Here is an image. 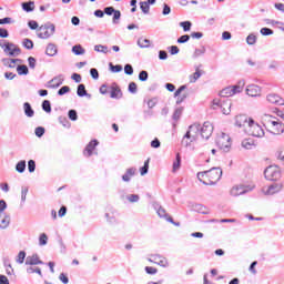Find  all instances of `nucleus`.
<instances>
[{
    "label": "nucleus",
    "mask_w": 284,
    "mask_h": 284,
    "mask_svg": "<svg viewBox=\"0 0 284 284\" xmlns=\"http://www.w3.org/2000/svg\"><path fill=\"white\" fill-rule=\"evenodd\" d=\"M220 110L223 114H230V112H232V102L223 101L220 105Z\"/></svg>",
    "instance_id": "4be33fe9"
},
{
    "label": "nucleus",
    "mask_w": 284,
    "mask_h": 284,
    "mask_svg": "<svg viewBox=\"0 0 284 284\" xmlns=\"http://www.w3.org/2000/svg\"><path fill=\"white\" fill-rule=\"evenodd\" d=\"M99 145V141L93 140L91 142H89V144L85 146L84 149V156H90L91 154H93L94 150H97V146Z\"/></svg>",
    "instance_id": "f3484780"
},
{
    "label": "nucleus",
    "mask_w": 284,
    "mask_h": 284,
    "mask_svg": "<svg viewBox=\"0 0 284 284\" xmlns=\"http://www.w3.org/2000/svg\"><path fill=\"white\" fill-rule=\"evenodd\" d=\"M187 89L186 85H181L174 93V97L178 98V103H183L187 99V93H182Z\"/></svg>",
    "instance_id": "2eb2a0df"
},
{
    "label": "nucleus",
    "mask_w": 284,
    "mask_h": 284,
    "mask_svg": "<svg viewBox=\"0 0 284 284\" xmlns=\"http://www.w3.org/2000/svg\"><path fill=\"white\" fill-rule=\"evenodd\" d=\"M95 52H103V54H108V47L102 44H97L94 47Z\"/></svg>",
    "instance_id": "37998d69"
},
{
    "label": "nucleus",
    "mask_w": 284,
    "mask_h": 284,
    "mask_svg": "<svg viewBox=\"0 0 284 284\" xmlns=\"http://www.w3.org/2000/svg\"><path fill=\"white\" fill-rule=\"evenodd\" d=\"M136 174V168H130L126 170L125 174L122 175V181H125V183H129V181L132 180V176Z\"/></svg>",
    "instance_id": "412c9836"
},
{
    "label": "nucleus",
    "mask_w": 284,
    "mask_h": 284,
    "mask_svg": "<svg viewBox=\"0 0 284 284\" xmlns=\"http://www.w3.org/2000/svg\"><path fill=\"white\" fill-rule=\"evenodd\" d=\"M201 126L193 124L189 128L187 132L185 133L182 143L184 145H190L191 143H194V141H199V136L201 135Z\"/></svg>",
    "instance_id": "7ed1b4c3"
},
{
    "label": "nucleus",
    "mask_w": 284,
    "mask_h": 284,
    "mask_svg": "<svg viewBox=\"0 0 284 284\" xmlns=\"http://www.w3.org/2000/svg\"><path fill=\"white\" fill-rule=\"evenodd\" d=\"M148 170H150V159H148L144 162V165L140 169L141 176H145V174H148Z\"/></svg>",
    "instance_id": "2f4dec72"
},
{
    "label": "nucleus",
    "mask_w": 284,
    "mask_h": 284,
    "mask_svg": "<svg viewBox=\"0 0 284 284\" xmlns=\"http://www.w3.org/2000/svg\"><path fill=\"white\" fill-rule=\"evenodd\" d=\"M43 134H45V129L43 126L36 128V135L41 138Z\"/></svg>",
    "instance_id": "3c124183"
},
{
    "label": "nucleus",
    "mask_w": 284,
    "mask_h": 284,
    "mask_svg": "<svg viewBox=\"0 0 284 284\" xmlns=\"http://www.w3.org/2000/svg\"><path fill=\"white\" fill-rule=\"evenodd\" d=\"M260 32L263 34V37H270L271 34H274V31H272L270 28H262Z\"/></svg>",
    "instance_id": "49530a36"
},
{
    "label": "nucleus",
    "mask_w": 284,
    "mask_h": 284,
    "mask_svg": "<svg viewBox=\"0 0 284 284\" xmlns=\"http://www.w3.org/2000/svg\"><path fill=\"white\" fill-rule=\"evenodd\" d=\"M264 176L267 181H278L281 179V168L278 165L267 166L264 171Z\"/></svg>",
    "instance_id": "423d86ee"
},
{
    "label": "nucleus",
    "mask_w": 284,
    "mask_h": 284,
    "mask_svg": "<svg viewBox=\"0 0 284 284\" xmlns=\"http://www.w3.org/2000/svg\"><path fill=\"white\" fill-rule=\"evenodd\" d=\"M110 90V97L111 99H122L123 98V92L121 91V87L116 83H112L111 87L109 88Z\"/></svg>",
    "instance_id": "ddd939ff"
},
{
    "label": "nucleus",
    "mask_w": 284,
    "mask_h": 284,
    "mask_svg": "<svg viewBox=\"0 0 284 284\" xmlns=\"http://www.w3.org/2000/svg\"><path fill=\"white\" fill-rule=\"evenodd\" d=\"M63 84V80L61 78H53L51 80V88H59V85Z\"/></svg>",
    "instance_id": "f704fd0d"
},
{
    "label": "nucleus",
    "mask_w": 284,
    "mask_h": 284,
    "mask_svg": "<svg viewBox=\"0 0 284 284\" xmlns=\"http://www.w3.org/2000/svg\"><path fill=\"white\" fill-rule=\"evenodd\" d=\"M68 92H70V87L64 85V87H62V88L58 91V94H59L60 97H63V94H68Z\"/></svg>",
    "instance_id": "8fccbe9b"
},
{
    "label": "nucleus",
    "mask_w": 284,
    "mask_h": 284,
    "mask_svg": "<svg viewBox=\"0 0 284 284\" xmlns=\"http://www.w3.org/2000/svg\"><path fill=\"white\" fill-rule=\"evenodd\" d=\"M45 53L48 54V57H54V54H57V45L49 44L47 47Z\"/></svg>",
    "instance_id": "c85d7f7f"
},
{
    "label": "nucleus",
    "mask_w": 284,
    "mask_h": 284,
    "mask_svg": "<svg viewBox=\"0 0 284 284\" xmlns=\"http://www.w3.org/2000/svg\"><path fill=\"white\" fill-rule=\"evenodd\" d=\"M17 72L20 77H22V74H28L29 70H28V65L26 64H19L17 67Z\"/></svg>",
    "instance_id": "c756f323"
},
{
    "label": "nucleus",
    "mask_w": 284,
    "mask_h": 284,
    "mask_svg": "<svg viewBox=\"0 0 284 284\" xmlns=\"http://www.w3.org/2000/svg\"><path fill=\"white\" fill-rule=\"evenodd\" d=\"M266 101H268V103H272L273 105H284L283 97H281L276 93L268 94L266 97Z\"/></svg>",
    "instance_id": "4468645a"
},
{
    "label": "nucleus",
    "mask_w": 284,
    "mask_h": 284,
    "mask_svg": "<svg viewBox=\"0 0 284 284\" xmlns=\"http://www.w3.org/2000/svg\"><path fill=\"white\" fill-rule=\"evenodd\" d=\"M69 119H70L71 121H77V119H78L77 111L70 110V111H69Z\"/></svg>",
    "instance_id": "13d9d810"
},
{
    "label": "nucleus",
    "mask_w": 284,
    "mask_h": 284,
    "mask_svg": "<svg viewBox=\"0 0 284 284\" xmlns=\"http://www.w3.org/2000/svg\"><path fill=\"white\" fill-rule=\"evenodd\" d=\"M23 45L27 48V50H32V48H34V43L30 39H24Z\"/></svg>",
    "instance_id": "a18cd8bd"
},
{
    "label": "nucleus",
    "mask_w": 284,
    "mask_h": 284,
    "mask_svg": "<svg viewBox=\"0 0 284 284\" xmlns=\"http://www.w3.org/2000/svg\"><path fill=\"white\" fill-rule=\"evenodd\" d=\"M119 19H121V11L115 10L113 11V23H119Z\"/></svg>",
    "instance_id": "09e8293b"
},
{
    "label": "nucleus",
    "mask_w": 284,
    "mask_h": 284,
    "mask_svg": "<svg viewBox=\"0 0 284 284\" xmlns=\"http://www.w3.org/2000/svg\"><path fill=\"white\" fill-rule=\"evenodd\" d=\"M255 185H236L231 189V195L232 196H241V194H246V192H252L254 190Z\"/></svg>",
    "instance_id": "0eeeda50"
},
{
    "label": "nucleus",
    "mask_w": 284,
    "mask_h": 284,
    "mask_svg": "<svg viewBox=\"0 0 284 284\" xmlns=\"http://www.w3.org/2000/svg\"><path fill=\"white\" fill-rule=\"evenodd\" d=\"M216 145L223 152H230V148H232V138L225 133H221L216 138Z\"/></svg>",
    "instance_id": "39448f33"
},
{
    "label": "nucleus",
    "mask_w": 284,
    "mask_h": 284,
    "mask_svg": "<svg viewBox=\"0 0 284 284\" xmlns=\"http://www.w3.org/2000/svg\"><path fill=\"white\" fill-rule=\"evenodd\" d=\"M0 284H10V281L6 275H0Z\"/></svg>",
    "instance_id": "774afa93"
},
{
    "label": "nucleus",
    "mask_w": 284,
    "mask_h": 284,
    "mask_svg": "<svg viewBox=\"0 0 284 284\" xmlns=\"http://www.w3.org/2000/svg\"><path fill=\"white\" fill-rule=\"evenodd\" d=\"M41 260H39V255H31L27 257L26 265H41Z\"/></svg>",
    "instance_id": "5701e85b"
},
{
    "label": "nucleus",
    "mask_w": 284,
    "mask_h": 284,
    "mask_svg": "<svg viewBox=\"0 0 284 284\" xmlns=\"http://www.w3.org/2000/svg\"><path fill=\"white\" fill-rule=\"evenodd\" d=\"M223 102H221V99H213V101H212V103H211V108L213 109V110H219V109H221V104H222Z\"/></svg>",
    "instance_id": "58836bf2"
},
{
    "label": "nucleus",
    "mask_w": 284,
    "mask_h": 284,
    "mask_svg": "<svg viewBox=\"0 0 284 284\" xmlns=\"http://www.w3.org/2000/svg\"><path fill=\"white\" fill-rule=\"evenodd\" d=\"M39 244L40 245H48V235L45 233H42L39 237Z\"/></svg>",
    "instance_id": "c03bdc74"
},
{
    "label": "nucleus",
    "mask_w": 284,
    "mask_h": 284,
    "mask_svg": "<svg viewBox=\"0 0 284 284\" xmlns=\"http://www.w3.org/2000/svg\"><path fill=\"white\" fill-rule=\"evenodd\" d=\"M22 10H24V12H33L34 11V1L23 2Z\"/></svg>",
    "instance_id": "bb28decb"
},
{
    "label": "nucleus",
    "mask_w": 284,
    "mask_h": 284,
    "mask_svg": "<svg viewBox=\"0 0 284 284\" xmlns=\"http://www.w3.org/2000/svg\"><path fill=\"white\" fill-rule=\"evenodd\" d=\"M124 72H125V74H134V69L130 65V64H126L125 67H124Z\"/></svg>",
    "instance_id": "bf43d9fd"
},
{
    "label": "nucleus",
    "mask_w": 284,
    "mask_h": 284,
    "mask_svg": "<svg viewBox=\"0 0 284 284\" xmlns=\"http://www.w3.org/2000/svg\"><path fill=\"white\" fill-rule=\"evenodd\" d=\"M59 278H60V281H61L62 283H64V284L70 283V280L68 278V275H65V273H61V274L59 275Z\"/></svg>",
    "instance_id": "5fc2aeb1"
},
{
    "label": "nucleus",
    "mask_w": 284,
    "mask_h": 284,
    "mask_svg": "<svg viewBox=\"0 0 284 284\" xmlns=\"http://www.w3.org/2000/svg\"><path fill=\"white\" fill-rule=\"evenodd\" d=\"M28 26L31 30H37V28H39V23L34 20L29 21Z\"/></svg>",
    "instance_id": "6e6d98bb"
},
{
    "label": "nucleus",
    "mask_w": 284,
    "mask_h": 284,
    "mask_svg": "<svg viewBox=\"0 0 284 284\" xmlns=\"http://www.w3.org/2000/svg\"><path fill=\"white\" fill-rule=\"evenodd\" d=\"M85 94H88V91L85 90V84H79L78 97H85Z\"/></svg>",
    "instance_id": "e433bc0d"
},
{
    "label": "nucleus",
    "mask_w": 284,
    "mask_h": 284,
    "mask_svg": "<svg viewBox=\"0 0 284 284\" xmlns=\"http://www.w3.org/2000/svg\"><path fill=\"white\" fill-rule=\"evenodd\" d=\"M10 225V217L0 214V227H2V230H6V227H8Z\"/></svg>",
    "instance_id": "a878e982"
},
{
    "label": "nucleus",
    "mask_w": 284,
    "mask_h": 284,
    "mask_svg": "<svg viewBox=\"0 0 284 284\" xmlns=\"http://www.w3.org/2000/svg\"><path fill=\"white\" fill-rule=\"evenodd\" d=\"M180 28H183L184 32H190L192 28V22L190 21L180 22Z\"/></svg>",
    "instance_id": "c9c22d12"
},
{
    "label": "nucleus",
    "mask_w": 284,
    "mask_h": 284,
    "mask_svg": "<svg viewBox=\"0 0 284 284\" xmlns=\"http://www.w3.org/2000/svg\"><path fill=\"white\" fill-rule=\"evenodd\" d=\"M149 263H153L154 265H160V267H168V258L161 256L159 254H152L149 257Z\"/></svg>",
    "instance_id": "9d476101"
},
{
    "label": "nucleus",
    "mask_w": 284,
    "mask_h": 284,
    "mask_svg": "<svg viewBox=\"0 0 284 284\" xmlns=\"http://www.w3.org/2000/svg\"><path fill=\"white\" fill-rule=\"evenodd\" d=\"M40 34L39 37H52L54 34V24L52 23H45L40 27Z\"/></svg>",
    "instance_id": "f8f14e48"
},
{
    "label": "nucleus",
    "mask_w": 284,
    "mask_h": 284,
    "mask_svg": "<svg viewBox=\"0 0 284 284\" xmlns=\"http://www.w3.org/2000/svg\"><path fill=\"white\" fill-rule=\"evenodd\" d=\"M223 176V171L221 168H213L209 171H203L197 173V179L204 185H216L221 178Z\"/></svg>",
    "instance_id": "f257e3e1"
},
{
    "label": "nucleus",
    "mask_w": 284,
    "mask_h": 284,
    "mask_svg": "<svg viewBox=\"0 0 284 284\" xmlns=\"http://www.w3.org/2000/svg\"><path fill=\"white\" fill-rule=\"evenodd\" d=\"M250 119L251 118H247V115H237L235 116V125H237V128H246L248 126V123H250Z\"/></svg>",
    "instance_id": "dca6fc26"
},
{
    "label": "nucleus",
    "mask_w": 284,
    "mask_h": 284,
    "mask_svg": "<svg viewBox=\"0 0 284 284\" xmlns=\"http://www.w3.org/2000/svg\"><path fill=\"white\" fill-rule=\"evenodd\" d=\"M140 9L142 10V12L144 14H150V6L148 2H145V1L140 2Z\"/></svg>",
    "instance_id": "72a5a7b5"
},
{
    "label": "nucleus",
    "mask_w": 284,
    "mask_h": 284,
    "mask_svg": "<svg viewBox=\"0 0 284 284\" xmlns=\"http://www.w3.org/2000/svg\"><path fill=\"white\" fill-rule=\"evenodd\" d=\"M245 130L251 136H265V131L263 130V126L256 123L252 118L248 119V126H246Z\"/></svg>",
    "instance_id": "20e7f679"
},
{
    "label": "nucleus",
    "mask_w": 284,
    "mask_h": 284,
    "mask_svg": "<svg viewBox=\"0 0 284 284\" xmlns=\"http://www.w3.org/2000/svg\"><path fill=\"white\" fill-rule=\"evenodd\" d=\"M181 168V153H176L175 161L173 162V172Z\"/></svg>",
    "instance_id": "7c9ffc66"
},
{
    "label": "nucleus",
    "mask_w": 284,
    "mask_h": 284,
    "mask_svg": "<svg viewBox=\"0 0 284 284\" xmlns=\"http://www.w3.org/2000/svg\"><path fill=\"white\" fill-rule=\"evenodd\" d=\"M4 265L7 267V274H14V268H12V264H10V260H4Z\"/></svg>",
    "instance_id": "a19ab883"
},
{
    "label": "nucleus",
    "mask_w": 284,
    "mask_h": 284,
    "mask_svg": "<svg viewBox=\"0 0 284 284\" xmlns=\"http://www.w3.org/2000/svg\"><path fill=\"white\" fill-rule=\"evenodd\" d=\"M28 170H29V172H34V170H37V163L34 162V160H30L29 162H28Z\"/></svg>",
    "instance_id": "de8ad7c7"
},
{
    "label": "nucleus",
    "mask_w": 284,
    "mask_h": 284,
    "mask_svg": "<svg viewBox=\"0 0 284 284\" xmlns=\"http://www.w3.org/2000/svg\"><path fill=\"white\" fill-rule=\"evenodd\" d=\"M264 126L266 128V130L268 132H271V134H283L284 133L283 123L278 119H276L272 115H268L264 120Z\"/></svg>",
    "instance_id": "f03ea898"
},
{
    "label": "nucleus",
    "mask_w": 284,
    "mask_h": 284,
    "mask_svg": "<svg viewBox=\"0 0 284 284\" xmlns=\"http://www.w3.org/2000/svg\"><path fill=\"white\" fill-rule=\"evenodd\" d=\"M128 201H130V203H136V201H139V195L131 194L128 196Z\"/></svg>",
    "instance_id": "680f3d73"
},
{
    "label": "nucleus",
    "mask_w": 284,
    "mask_h": 284,
    "mask_svg": "<svg viewBox=\"0 0 284 284\" xmlns=\"http://www.w3.org/2000/svg\"><path fill=\"white\" fill-rule=\"evenodd\" d=\"M202 74H203V71L196 68L195 72L189 77L190 83H196V81L201 79Z\"/></svg>",
    "instance_id": "b1692460"
},
{
    "label": "nucleus",
    "mask_w": 284,
    "mask_h": 284,
    "mask_svg": "<svg viewBox=\"0 0 284 284\" xmlns=\"http://www.w3.org/2000/svg\"><path fill=\"white\" fill-rule=\"evenodd\" d=\"M138 45H140L141 48H150L152 45V42L148 38L141 37L138 40Z\"/></svg>",
    "instance_id": "393cba45"
},
{
    "label": "nucleus",
    "mask_w": 284,
    "mask_h": 284,
    "mask_svg": "<svg viewBox=\"0 0 284 284\" xmlns=\"http://www.w3.org/2000/svg\"><path fill=\"white\" fill-rule=\"evenodd\" d=\"M2 48H3V51L7 54H10L11 57H12V54H17V52H19L17 47L12 43H4Z\"/></svg>",
    "instance_id": "aec40b11"
},
{
    "label": "nucleus",
    "mask_w": 284,
    "mask_h": 284,
    "mask_svg": "<svg viewBox=\"0 0 284 284\" xmlns=\"http://www.w3.org/2000/svg\"><path fill=\"white\" fill-rule=\"evenodd\" d=\"M212 132H214V126L210 122H204L200 128V135L202 139H210L212 136Z\"/></svg>",
    "instance_id": "9b49d317"
},
{
    "label": "nucleus",
    "mask_w": 284,
    "mask_h": 284,
    "mask_svg": "<svg viewBox=\"0 0 284 284\" xmlns=\"http://www.w3.org/2000/svg\"><path fill=\"white\" fill-rule=\"evenodd\" d=\"M158 214L159 216H161L162 219H166V221H169V223H172L173 225H175V227H179L181 225V222H174V220L172 219V216L165 214V210L163 209H159L158 210Z\"/></svg>",
    "instance_id": "6ab92c4d"
},
{
    "label": "nucleus",
    "mask_w": 284,
    "mask_h": 284,
    "mask_svg": "<svg viewBox=\"0 0 284 284\" xmlns=\"http://www.w3.org/2000/svg\"><path fill=\"white\" fill-rule=\"evenodd\" d=\"M246 94L248 97H260L261 95V88L258 85H248L246 88Z\"/></svg>",
    "instance_id": "a211bd4d"
},
{
    "label": "nucleus",
    "mask_w": 284,
    "mask_h": 284,
    "mask_svg": "<svg viewBox=\"0 0 284 284\" xmlns=\"http://www.w3.org/2000/svg\"><path fill=\"white\" fill-rule=\"evenodd\" d=\"M283 190V183H274L262 189L265 196H273V194H278Z\"/></svg>",
    "instance_id": "1a4fd4ad"
},
{
    "label": "nucleus",
    "mask_w": 284,
    "mask_h": 284,
    "mask_svg": "<svg viewBox=\"0 0 284 284\" xmlns=\"http://www.w3.org/2000/svg\"><path fill=\"white\" fill-rule=\"evenodd\" d=\"M114 12H115L114 7L104 8V13L108 14L109 17H112V14H114Z\"/></svg>",
    "instance_id": "864d4df0"
},
{
    "label": "nucleus",
    "mask_w": 284,
    "mask_h": 284,
    "mask_svg": "<svg viewBox=\"0 0 284 284\" xmlns=\"http://www.w3.org/2000/svg\"><path fill=\"white\" fill-rule=\"evenodd\" d=\"M241 92H243V87L241 85L226 87L220 91V97H234V94H239Z\"/></svg>",
    "instance_id": "6e6552de"
},
{
    "label": "nucleus",
    "mask_w": 284,
    "mask_h": 284,
    "mask_svg": "<svg viewBox=\"0 0 284 284\" xmlns=\"http://www.w3.org/2000/svg\"><path fill=\"white\" fill-rule=\"evenodd\" d=\"M90 74L93 79H99V71L97 69H91Z\"/></svg>",
    "instance_id": "338daca9"
},
{
    "label": "nucleus",
    "mask_w": 284,
    "mask_h": 284,
    "mask_svg": "<svg viewBox=\"0 0 284 284\" xmlns=\"http://www.w3.org/2000/svg\"><path fill=\"white\" fill-rule=\"evenodd\" d=\"M17 263H19L20 265L23 264V261H26V253L24 251H20L17 258H16Z\"/></svg>",
    "instance_id": "79ce46f5"
},
{
    "label": "nucleus",
    "mask_w": 284,
    "mask_h": 284,
    "mask_svg": "<svg viewBox=\"0 0 284 284\" xmlns=\"http://www.w3.org/2000/svg\"><path fill=\"white\" fill-rule=\"evenodd\" d=\"M42 109L44 110V112H48V113L52 112V105L50 104V101L44 100L42 102Z\"/></svg>",
    "instance_id": "ea45409f"
},
{
    "label": "nucleus",
    "mask_w": 284,
    "mask_h": 284,
    "mask_svg": "<svg viewBox=\"0 0 284 284\" xmlns=\"http://www.w3.org/2000/svg\"><path fill=\"white\" fill-rule=\"evenodd\" d=\"M16 170H17V172H19L20 174L23 173V172H26V161L22 160V161L18 162L17 165H16Z\"/></svg>",
    "instance_id": "473e14b6"
},
{
    "label": "nucleus",
    "mask_w": 284,
    "mask_h": 284,
    "mask_svg": "<svg viewBox=\"0 0 284 284\" xmlns=\"http://www.w3.org/2000/svg\"><path fill=\"white\" fill-rule=\"evenodd\" d=\"M68 213V207L61 206V209L58 212V216L63 217Z\"/></svg>",
    "instance_id": "052dcab7"
},
{
    "label": "nucleus",
    "mask_w": 284,
    "mask_h": 284,
    "mask_svg": "<svg viewBox=\"0 0 284 284\" xmlns=\"http://www.w3.org/2000/svg\"><path fill=\"white\" fill-rule=\"evenodd\" d=\"M129 91H131L132 94L136 93V84L134 82H130Z\"/></svg>",
    "instance_id": "0e129e2a"
},
{
    "label": "nucleus",
    "mask_w": 284,
    "mask_h": 284,
    "mask_svg": "<svg viewBox=\"0 0 284 284\" xmlns=\"http://www.w3.org/2000/svg\"><path fill=\"white\" fill-rule=\"evenodd\" d=\"M28 61L30 68H34L37 65V59L29 57Z\"/></svg>",
    "instance_id": "69168bd1"
},
{
    "label": "nucleus",
    "mask_w": 284,
    "mask_h": 284,
    "mask_svg": "<svg viewBox=\"0 0 284 284\" xmlns=\"http://www.w3.org/2000/svg\"><path fill=\"white\" fill-rule=\"evenodd\" d=\"M19 59H10L7 61V64L9 68H17V62H19Z\"/></svg>",
    "instance_id": "603ef678"
},
{
    "label": "nucleus",
    "mask_w": 284,
    "mask_h": 284,
    "mask_svg": "<svg viewBox=\"0 0 284 284\" xmlns=\"http://www.w3.org/2000/svg\"><path fill=\"white\" fill-rule=\"evenodd\" d=\"M145 272H146V274H156V272H159V270H156L153 266H146Z\"/></svg>",
    "instance_id": "4d7b16f0"
},
{
    "label": "nucleus",
    "mask_w": 284,
    "mask_h": 284,
    "mask_svg": "<svg viewBox=\"0 0 284 284\" xmlns=\"http://www.w3.org/2000/svg\"><path fill=\"white\" fill-rule=\"evenodd\" d=\"M72 52L74 54H85V49L83 47H81V45H74L72 48Z\"/></svg>",
    "instance_id": "4c0bfd02"
},
{
    "label": "nucleus",
    "mask_w": 284,
    "mask_h": 284,
    "mask_svg": "<svg viewBox=\"0 0 284 284\" xmlns=\"http://www.w3.org/2000/svg\"><path fill=\"white\" fill-rule=\"evenodd\" d=\"M141 81H148V71H141L139 74Z\"/></svg>",
    "instance_id": "e2e57ef3"
},
{
    "label": "nucleus",
    "mask_w": 284,
    "mask_h": 284,
    "mask_svg": "<svg viewBox=\"0 0 284 284\" xmlns=\"http://www.w3.org/2000/svg\"><path fill=\"white\" fill-rule=\"evenodd\" d=\"M23 108H24V114H26V116H29V118L34 116V110H32V106L30 105L29 102H26V103L23 104Z\"/></svg>",
    "instance_id": "cd10ccee"
}]
</instances>
